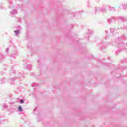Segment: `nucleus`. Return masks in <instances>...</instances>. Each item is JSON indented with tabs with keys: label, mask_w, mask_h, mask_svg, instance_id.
<instances>
[{
	"label": "nucleus",
	"mask_w": 127,
	"mask_h": 127,
	"mask_svg": "<svg viewBox=\"0 0 127 127\" xmlns=\"http://www.w3.org/2000/svg\"><path fill=\"white\" fill-rule=\"evenodd\" d=\"M100 11H101L103 13H106V9L103 8H97L95 9V14L96 13H98V12H100Z\"/></svg>",
	"instance_id": "f257e3e1"
},
{
	"label": "nucleus",
	"mask_w": 127,
	"mask_h": 127,
	"mask_svg": "<svg viewBox=\"0 0 127 127\" xmlns=\"http://www.w3.org/2000/svg\"><path fill=\"white\" fill-rule=\"evenodd\" d=\"M15 14H17V10H12L10 14V16H11L12 17H13V16L15 15Z\"/></svg>",
	"instance_id": "f03ea898"
},
{
	"label": "nucleus",
	"mask_w": 127,
	"mask_h": 127,
	"mask_svg": "<svg viewBox=\"0 0 127 127\" xmlns=\"http://www.w3.org/2000/svg\"><path fill=\"white\" fill-rule=\"evenodd\" d=\"M5 82H6L5 78H3L2 79H1L0 84H5Z\"/></svg>",
	"instance_id": "7ed1b4c3"
},
{
	"label": "nucleus",
	"mask_w": 127,
	"mask_h": 127,
	"mask_svg": "<svg viewBox=\"0 0 127 127\" xmlns=\"http://www.w3.org/2000/svg\"><path fill=\"white\" fill-rule=\"evenodd\" d=\"M14 33L16 36H17L18 34H19V33H20V32H19V30H17L14 31Z\"/></svg>",
	"instance_id": "20e7f679"
},
{
	"label": "nucleus",
	"mask_w": 127,
	"mask_h": 127,
	"mask_svg": "<svg viewBox=\"0 0 127 127\" xmlns=\"http://www.w3.org/2000/svg\"><path fill=\"white\" fill-rule=\"evenodd\" d=\"M109 10H110L111 11H115V8L109 6Z\"/></svg>",
	"instance_id": "39448f33"
},
{
	"label": "nucleus",
	"mask_w": 127,
	"mask_h": 127,
	"mask_svg": "<svg viewBox=\"0 0 127 127\" xmlns=\"http://www.w3.org/2000/svg\"><path fill=\"white\" fill-rule=\"evenodd\" d=\"M18 111L19 112H22V107H21V106H19L18 108Z\"/></svg>",
	"instance_id": "423d86ee"
},
{
	"label": "nucleus",
	"mask_w": 127,
	"mask_h": 127,
	"mask_svg": "<svg viewBox=\"0 0 127 127\" xmlns=\"http://www.w3.org/2000/svg\"><path fill=\"white\" fill-rule=\"evenodd\" d=\"M114 21V19H112L111 18L108 19V21L109 23H112V22Z\"/></svg>",
	"instance_id": "0eeeda50"
},
{
	"label": "nucleus",
	"mask_w": 127,
	"mask_h": 127,
	"mask_svg": "<svg viewBox=\"0 0 127 127\" xmlns=\"http://www.w3.org/2000/svg\"><path fill=\"white\" fill-rule=\"evenodd\" d=\"M120 20H122V21H126V19L124 17H120Z\"/></svg>",
	"instance_id": "6e6552de"
},
{
	"label": "nucleus",
	"mask_w": 127,
	"mask_h": 127,
	"mask_svg": "<svg viewBox=\"0 0 127 127\" xmlns=\"http://www.w3.org/2000/svg\"><path fill=\"white\" fill-rule=\"evenodd\" d=\"M20 103L21 104H23V103H24V100H22V99H20Z\"/></svg>",
	"instance_id": "1a4fd4ad"
},
{
	"label": "nucleus",
	"mask_w": 127,
	"mask_h": 127,
	"mask_svg": "<svg viewBox=\"0 0 127 127\" xmlns=\"http://www.w3.org/2000/svg\"><path fill=\"white\" fill-rule=\"evenodd\" d=\"M3 108H4V109H6V108H7V105H6V104H4L3 105Z\"/></svg>",
	"instance_id": "9d476101"
},
{
	"label": "nucleus",
	"mask_w": 127,
	"mask_h": 127,
	"mask_svg": "<svg viewBox=\"0 0 127 127\" xmlns=\"http://www.w3.org/2000/svg\"><path fill=\"white\" fill-rule=\"evenodd\" d=\"M9 8H13L14 7V5H11L9 6Z\"/></svg>",
	"instance_id": "9b49d317"
},
{
	"label": "nucleus",
	"mask_w": 127,
	"mask_h": 127,
	"mask_svg": "<svg viewBox=\"0 0 127 127\" xmlns=\"http://www.w3.org/2000/svg\"><path fill=\"white\" fill-rule=\"evenodd\" d=\"M27 69H29V68H31V65H30V64L28 65L27 66Z\"/></svg>",
	"instance_id": "f8f14e48"
},
{
	"label": "nucleus",
	"mask_w": 127,
	"mask_h": 127,
	"mask_svg": "<svg viewBox=\"0 0 127 127\" xmlns=\"http://www.w3.org/2000/svg\"><path fill=\"white\" fill-rule=\"evenodd\" d=\"M13 81H14V79H13V78H11V79H10V80H9V82H10L11 83L12 82H13Z\"/></svg>",
	"instance_id": "ddd939ff"
},
{
	"label": "nucleus",
	"mask_w": 127,
	"mask_h": 127,
	"mask_svg": "<svg viewBox=\"0 0 127 127\" xmlns=\"http://www.w3.org/2000/svg\"><path fill=\"white\" fill-rule=\"evenodd\" d=\"M127 4L124 5L123 8H127Z\"/></svg>",
	"instance_id": "4468645a"
},
{
	"label": "nucleus",
	"mask_w": 127,
	"mask_h": 127,
	"mask_svg": "<svg viewBox=\"0 0 127 127\" xmlns=\"http://www.w3.org/2000/svg\"><path fill=\"white\" fill-rule=\"evenodd\" d=\"M93 31L89 30L88 32V34H90L91 33H93Z\"/></svg>",
	"instance_id": "2eb2a0df"
},
{
	"label": "nucleus",
	"mask_w": 127,
	"mask_h": 127,
	"mask_svg": "<svg viewBox=\"0 0 127 127\" xmlns=\"http://www.w3.org/2000/svg\"><path fill=\"white\" fill-rule=\"evenodd\" d=\"M110 32H112V33L114 32V29L111 28L110 29Z\"/></svg>",
	"instance_id": "dca6fc26"
},
{
	"label": "nucleus",
	"mask_w": 127,
	"mask_h": 127,
	"mask_svg": "<svg viewBox=\"0 0 127 127\" xmlns=\"http://www.w3.org/2000/svg\"><path fill=\"white\" fill-rule=\"evenodd\" d=\"M6 52L8 53V51H9V48H7V49L6 50Z\"/></svg>",
	"instance_id": "f3484780"
},
{
	"label": "nucleus",
	"mask_w": 127,
	"mask_h": 127,
	"mask_svg": "<svg viewBox=\"0 0 127 127\" xmlns=\"http://www.w3.org/2000/svg\"><path fill=\"white\" fill-rule=\"evenodd\" d=\"M87 7H91V6H90V3H88L87 4Z\"/></svg>",
	"instance_id": "a211bd4d"
},
{
	"label": "nucleus",
	"mask_w": 127,
	"mask_h": 127,
	"mask_svg": "<svg viewBox=\"0 0 127 127\" xmlns=\"http://www.w3.org/2000/svg\"><path fill=\"white\" fill-rule=\"evenodd\" d=\"M35 111H36V109H34L33 112H34Z\"/></svg>",
	"instance_id": "6ab92c4d"
},
{
	"label": "nucleus",
	"mask_w": 127,
	"mask_h": 127,
	"mask_svg": "<svg viewBox=\"0 0 127 127\" xmlns=\"http://www.w3.org/2000/svg\"><path fill=\"white\" fill-rule=\"evenodd\" d=\"M105 32H106V33H107V31H106Z\"/></svg>",
	"instance_id": "aec40b11"
},
{
	"label": "nucleus",
	"mask_w": 127,
	"mask_h": 127,
	"mask_svg": "<svg viewBox=\"0 0 127 127\" xmlns=\"http://www.w3.org/2000/svg\"><path fill=\"white\" fill-rule=\"evenodd\" d=\"M106 36H108V35H106Z\"/></svg>",
	"instance_id": "412c9836"
}]
</instances>
